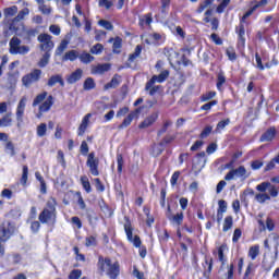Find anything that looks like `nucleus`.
Masks as SVG:
<instances>
[{
    "label": "nucleus",
    "mask_w": 279,
    "mask_h": 279,
    "mask_svg": "<svg viewBox=\"0 0 279 279\" xmlns=\"http://www.w3.org/2000/svg\"><path fill=\"white\" fill-rule=\"evenodd\" d=\"M77 58H80V52H77L76 50H70V51L65 52L62 60L65 62L69 60H70V62H75V59H77Z\"/></svg>",
    "instance_id": "nucleus-20"
},
{
    "label": "nucleus",
    "mask_w": 279,
    "mask_h": 279,
    "mask_svg": "<svg viewBox=\"0 0 279 279\" xmlns=\"http://www.w3.org/2000/svg\"><path fill=\"white\" fill-rule=\"evenodd\" d=\"M227 125H230V119L227 118L226 120H221L220 122H218L214 134H220L221 130H226Z\"/></svg>",
    "instance_id": "nucleus-22"
},
{
    "label": "nucleus",
    "mask_w": 279,
    "mask_h": 279,
    "mask_svg": "<svg viewBox=\"0 0 279 279\" xmlns=\"http://www.w3.org/2000/svg\"><path fill=\"white\" fill-rule=\"evenodd\" d=\"M68 47H69V40L68 39L61 40L60 45L56 50V56H62V53L66 51Z\"/></svg>",
    "instance_id": "nucleus-23"
},
{
    "label": "nucleus",
    "mask_w": 279,
    "mask_h": 279,
    "mask_svg": "<svg viewBox=\"0 0 279 279\" xmlns=\"http://www.w3.org/2000/svg\"><path fill=\"white\" fill-rule=\"evenodd\" d=\"M84 76V70L76 69L74 72H72L70 75H66L65 80L68 84H75L82 80Z\"/></svg>",
    "instance_id": "nucleus-14"
},
{
    "label": "nucleus",
    "mask_w": 279,
    "mask_h": 279,
    "mask_svg": "<svg viewBox=\"0 0 279 279\" xmlns=\"http://www.w3.org/2000/svg\"><path fill=\"white\" fill-rule=\"evenodd\" d=\"M204 167H206V153L203 151L197 154L193 162V170L195 173H199Z\"/></svg>",
    "instance_id": "nucleus-12"
},
{
    "label": "nucleus",
    "mask_w": 279,
    "mask_h": 279,
    "mask_svg": "<svg viewBox=\"0 0 279 279\" xmlns=\"http://www.w3.org/2000/svg\"><path fill=\"white\" fill-rule=\"evenodd\" d=\"M46 134H47V124L40 123L37 126V136L43 137V136H46Z\"/></svg>",
    "instance_id": "nucleus-42"
},
{
    "label": "nucleus",
    "mask_w": 279,
    "mask_h": 279,
    "mask_svg": "<svg viewBox=\"0 0 279 279\" xmlns=\"http://www.w3.org/2000/svg\"><path fill=\"white\" fill-rule=\"evenodd\" d=\"M233 223L234 222H233L232 216H227L223 221V228H222L223 232H228V230H231Z\"/></svg>",
    "instance_id": "nucleus-34"
},
{
    "label": "nucleus",
    "mask_w": 279,
    "mask_h": 279,
    "mask_svg": "<svg viewBox=\"0 0 279 279\" xmlns=\"http://www.w3.org/2000/svg\"><path fill=\"white\" fill-rule=\"evenodd\" d=\"M14 230L15 228L10 222H3L2 226H0V258L5 256V246H3V243L14 234Z\"/></svg>",
    "instance_id": "nucleus-5"
},
{
    "label": "nucleus",
    "mask_w": 279,
    "mask_h": 279,
    "mask_svg": "<svg viewBox=\"0 0 279 279\" xmlns=\"http://www.w3.org/2000/svg\"><path fill=\"white\" fill-rule=\"evenodd\" d=\"M98 5L99 8H106V10H110L113 3L111 0H99Z\"/></svg>",
    "instance_id": "nucleus-50"
},
{
    "label": "nucleus",
    "mask_w": 279,
    "mask_h": 279,
    "mask_svg": "<svg viewBox=\"0 0 279 279\" xmlns=\"http://www.w3.org/2000/svg\"><path fill=\"white\" fill-rule=\"evenodd\" d=\"M260 254V247L258 245L252 246L248 251V256L252 258V260H256V256Z\"/></svg>",
    "instance_id": "nucleus-35"
},
{
    "label": "nucleus",
    "mask_w": 279,
    "mask_h": 279,
    "mask_svg": "<svg viewBox=\"0 0 279 279\" xmlns=\"http://www.w3.org/2000/svg\"><path fill=\"white\" fill-rule=\"evenodd\" d=\"M82 278V270L80 269H74L71 271L69 279H80Z\"/></svg>",
    "instance_id": "nucleus-56"
},
{
    "label": "nucleus",
    "mask_w": 279,
    "mask_h": 279,
    "mask_svg": "<svg viewBox=\"0 0 279 279\" xmlns=\"http://www.w3.org/2000/svg\"><path fill=\"white\" fill-rule=\"evenodd\" d=\"M27 106V97H22L17 104L16 107V121H17V128H21V123H23V117H25V108Z\"/></svg>",
    "instance_id": "nucleus-11"
},
{
    "label": "nucleus",
    "mask_w": 279,
    "mask_h": 279,
    "mask_svg": "<svg viewBox=\"0 0 279 279\" xmlns=\"http://www.w3.org/2000/svg\"><path fill=\"white\" fill-rule=\"evenodd\" d=\"M169 77V70H163L160 72L159 75H153V77L146 83V90H149V95L154 96L155 93L160 90V85L155 84H162Z\"/></svg>",
    "instance_id": "nucleus-4"
},
{
    "label": "nucleus",
    "mask_w": 279,
    "mask_h": 279,
    "mask_svg": "<svg viewBox=\"0 0 279 279\" xmlns=\"http://www.w3.org/2000/svg\"><path fill=\"white\" fill-rule=\"evenodd\" d=\"M275 136H276V129L270 128L260 136V143L274 141Z\"/></svg>",
    "instance_id": "nucleus-17"
},
{
    "label": "nucleus",
    "mask_w": 279,
    "mask_h": 279,
    "mask_svg": "<svg viewBox=\"0 0 279 279\" xmlns=\"http://www.w3.org/2000/svg\"><path fill=\"white\" fill-rule=\"evenodd\" d=\"M87 167L92 175H99V158L95 157V153H90L86 161Z\"/></svg>",
    "instance_id": "nucleus-10"
},
{
    "label": "nucleus",
    "mask_w": 279,
    "mask_h": 279,
    "mask_svg": "<svg viewBox=\"0 0 279 279\" xmlns=\"http://www.w3.org/2000/svg\"><path fill=\"white\" fill-rule=\"evenodd\" d=\"M228 5H230V0H222L218 8L216 9V12H218V14H222V12L226 10V8H228Z\"/></svg>",
    "instance_id": "nucleus-46"
},
{
    "label": "nucleus",
    "mask_w": 279,
    "mask_h": 279,
    "mask_svg": "<svg viewBox=\"0 0 279 279\" xmlns=\"http://www.w3.org/2000/svg\"><path fill=\"white\" fill-rule=\"evenodd\" d=\"M156 119H158V113H153L149 117H147L140 125L138 128L141 130H145V128H149L150 125H154L156 123Z\"/></svg>",
    "instance_id": "nucleus-16"
},
{
    "label": "nucleus",
    "mask_w": 279,
    "mask_h": 279,
    "mask_svg": "<svg viewBox=\"0 0 279 279\" xmlns=\"http://www.w3.org/2000/svg\"><path fill=\"white\" fill-rule=\"evenodd\" d=\"M142 51H143V47H141V45H137L134 52L129 57V64H132V62H134L136 58H140Z\"/></svg>",
    "instance_id": "nucleus-26"
},
{
    "label": "nucleus",
    "mask_w": 279,
    "mask_h": 279,
    "mask_svg": "<svg viewBox=\"0 0 279 279\" xmlns=\"http://www.w3.org/2000/svg\"><path fill=\"white\" fill-rule=\"evenodd\" d=\"M119 86V76L114 75L110 83L105 85V90H109V88H117Z\"/></svg>",
    "instance_id": "nucleus-37"
},
{
    "label": "nucleus",
    "mask_w": 279,
    "mask_h": 279,
    "mask_svg": "<svg viewBox=\"0 0 279 279\" xmlns=\"http://www.w3.org/2000/svg\"><path fill=\"white\" fill-rule=\"evenodd\" d=\"M56 206H58L56 198L53 197L49 198L46 204V207L39 214L38 219L40 223H48L50 226L56 225V219H57Z\"/></svg>",
    "instance_id": "nucleus-2"
},
{
    "label": "nucleus",
    "mask_w": 279,
    "mask_h": 279,
    "mask_svg": "<svg viewBox=\"0 0 279 279\" xmlns=\"http://www.w3.org/2000/svg\"><path fill=\"white\" fill-rule=\"evenodd\" d=\"M49 58H51V53L45 52L39 62L37 63L40 69H45L49 64Z\"/></svg>",
    "instance_id": "nucleus-29"
},
{
    "label": "nucleus",
    "mask_w": 279,
    "mask_h": 279,
    "mask_svg": "<svg viewBox=\"0 0 279 279\" xmlns=\"http://www.w3.org/2000/svg\"><path fill=\"white\" fill-rule=\"evenodd\" d=\"M154 19L151 17V13H148L142 17H140L141 27H145V25H151Z\"/></svg>",
    "instance_id": "nucleus-28"
},
{
    "label": "nucleus",
    "mask_w": 279,
    "mask_h": 279,
    "mask_svg": "<svg viewBox=\"0 0 279 279\" xmlns=\"http://www.w3.org/2000/svg\"><path fill=\"white\" fill-rule=\"evenodd\" d=\"M81 183L86 193H90L93 191V189L90 187V181L88 180V177H81Z\"/></svg>",
    "instance_id": "nucleus-31"
},
{
    "label": "nucleus",
    "mask_w": 279,
    "mask_h": 279,
    "mask_svg": "<svg viewBox=\"0 0 279 279\" xmlns=\"http://www.w3.org/2000/svg\"><path fill=\"white\" fill-rule=\"evenodd\" d=\"M255 199L259 204H265V202H268L269 199H271V196H269V194L267 193H262V194H256Z\"/></svg>",
    "instance_id": "nucleus-38"
},
{
    "label": "nucleus",
    "mask_w": 279,
    "mask_h": 279,
    "mask_svg": "<svg viewBox=\"0 0 279 279\" xmlns=\"http://www.w3.org/2000/svg\"><path fill=\"white\" fill-rule=\"evenodd\" d=\"M226 84V76H223L222 73L218 74V80H217V88L218 90H221V86Z\"/></svg>",
    "instance_id": "nucleus-54"
},
{
    "label": "nucleus",
    "mask_w": 279,
    "mask_h": 279,
    "mask_svg": "<svg viewBox=\"0 0 279 279\" xmlns=\"http://www.w3.org/2000/svg\"><path fill=\"white\" fill-rule=\"evenodd\" d=\"M168 219L174 226H182V222L184 221V213H179V214L173 215V216H168Z\"/></svg>",
    "instance_id": "nucleus-19"
},
{
    "label": "nucleus",
    "mask_w": 279,
    "mask_h": 279,
    "mask_svg": "<svg viewBox=\"0 0 279 279\" xmlns=\"http://www.w3.org/2000/svg\"><path fill=\"white\" fill-rule=\"evenodd\" d=\"M2 128H10L12 125V112L7 113L2 119Z\"/></svg>",
    "instance_id": "nucleus-36"
},
{
    "label": "nucleus",
    "mask_w": 279,
    "mask_h": 279,
    "mask_svg": "<svg viewBox=\"0 0 279 279\" xmlns=\"http://www.w3.org/2000/svg\"><path fill=\"white\" fill-rule=\"evenodd\" d=\"M41 75H43L41 70H38V69L33 70L31 73L22 77L23 86H25L26 88H29V86H32L34 82H38L40 80Z\"/></svg>",
    "instance_id": "nucleus-8"
},
{
    "label": "nucleus",
    "mask_w": 279,
    "mask_h": 279,
    "mask_svg": "<svg viewBox=\"0 0 279 279\" xmlns=\"http://www.w3.org/2000/svg\"><path fill=\"white\" fill-rule=\"evenodd\" d=\"M121 43H123V40L121 39V37H116L114 41H113V53H121Z\"/></svg>",
    "instance_id": "nucleus-39"
},
{
    "label": "nucleus",
    "mask_w": 279,
    "mask_h": 279,
    "mask_svg": "<svg viewBox=\"0 0 279 279\" xmlns=\"http://www.w3.org/2000/svg\"><path fill=\"white\" fill-rule=\"evenodd\" d=\"M47 92H43L41 94H38L33 100L34 108H36V106H39V113L37 114L38 119L43 117L44 112H49L51 110V106H53V96L50 95L47 97Z\"/></svg>",
    "instance_id": "nucleus-3"
},
{
    "label": "nucleus",
    "mask_w": 279,
    "mask_h": 279,
    "mask_svg": "<svg viewBox=\"0 0 279 279\" xmlns=\"http://www.w3.org/2000/svg\"><path fill=\"white\" fill-rule=\"evenodd\" d=\"M142 51H143V47H141V45H137L134 52L129 57V64H132V62H134L136 58H140Z\"/></svg>",
    "instance_id": "nucleus-25"
},
{
    "label": "nucleus",
    "mask_w": 279,
    "mask_h": 279,
    "mask_svg": "<svg viewBox=\"0 0 279 279\" xmlns=\"http://www.w3.org/2000/svg\"><path fill=\"white\" fill-rule=\"evenodd\" d=\"M226 245H221L219 248H218V259L220 260V263H222V265L226 264L225 259H223V252H226Z\"/></svg>",
    "instance_id": "nucleus-55"
},
{
    "label": "nucleus",
    "mask_w": 279,
    "mask_h": 279,
    "mask_svg": "<svg viewBox=\"0 0 279 279\" xmlns=\"http://www.w3.org/2000/svg\"><path fill=\"white\" fill-rule=\"evenodd\" d=\"M238 34L240 44L245 45V26H243V24L240 25Z\"/></svg>",
    "instance_id": "nucleus-43"
},
{
    "label": "nucleus",
    "mask_w": 279,
    "mask_h": 279,
    "mask_svg": "<svg viewBox=\"0 0 279 279\" xmlns=\"http://www.w3.org/2000/svg\"><path fill=\"white\" fill-rule=\"evenodd\" d=\"M5 149H7V151H9V154L11 156H15L16 155V151L14 150V144H12V142H8L7 143Z\"/></svg>",
    "instance_id": "nucleus-58"
},
{
    "label": "nucleus",
    "mask_w": 279,
    "mask_h": 279,
    "mask_svg": "<svg viewBox=\"0 0 279 279\" xmlns=\"http://www.w3.org/2000/svg\"><path fill=\"white\" fill-rule=\"evenodd\" d=\"M241 234H242L241 229H235L234 230L233 238H232L233 243H238L239 242V239H241Z\"/></svg>",
    "instance_id": "nucleus-60"
},
{
    "label": "nucleus",
    "mask_w": 279,
    "mask_h": 279,
    "mask_svg": "<svg viewBox=\"0 0 279 279\" xmlns=\"http://www.w3.org/2000/svg\"><path fill=\"white\" fill-rule=\"evenodd\" d=\"M95 80L93 77H87L83 84L84 90H93L95 88Z\"/></svg>",
    "instance_id": "nucleus-32"
},
{
    "label": "nucleus",
    "mask_w": 279,
    "mask_h": 279,
    "mask_svg": "<svg viewBox=\"0 0 279 279\" xmlns=\"http://www.w3.org/2000/svg\"><path fill=\"white\" fill-rule=\"evenodd\" d=\"M98 25H100V27H104L105 29H108L109 32H112V29H114V26L112 25V23L106 20H100L98 22Z\"/></svg>",
    "instance_id": "nucleus-44"
},
{
    "label": "nucleus",
    "mask_w": 279,
    "mask_h": 279,
    "mask_svg": "<svg viewBox=\"0 0 279 279\" xmlns=\"http://www.w3.org/2000/svg\"><path fill=\"white\" fill-rule=\"evenodd\" d=\"M85 245L86 247H93L94 245H97V239H95L93 235L86 238Z\"/></svg>",
    "instance_id": "nucleus-52"
},
{
    "label": "nucleus",
    "mask_w": 279,
    "mask_h": 279,
    "mask_svg": "<svg viewBox=\"0 0 279 279\" xmlns=\"http://www.w3.org/2000/svg\"><path fill=\"white\" fill-rule=\"evenodd\" d=\"M27 175H28V168L27 166H23V173L21 178V184L25 186L27 184Z\"/></svg>",
    "instance_id": "nucleus-47"
},
{
    "label": "nucleus",
    "mask_w": 279,
    "mask_h": 279,
    "mask_svg": "<svg viewBox=\"0 0 279 279\" xmlns=\"http://www.w3.org/2000/svg\"><path fill=\"white\" fill-rule=\"evenodd\" d=\"M227 56L229 60H236V52H234V49L232 48L227 49Z\"/></svg>",
    "instance_id": "nucleus-64"
},
{
    "label": "nucleus",
    "mask_w": 279,
    "mask_h": 279,
    "mask_svg": "<svg viewBox=\"0 0 279 279\" xmlns=\"http://www.w3.org/2000/svg\"><path fill=\"white\" fill-rule=\"evenodd\" d=\"M51 39L52 37L49 34L38 35L37 40L40 43L39 48L41 49V51L49 52L51 51V49H53L54 44H53V40Z\"/></svg>",
    "instance_id": "nucleus-9"
},
{
    "label": "nucleus",
    "mask_w": 279,
    "mask_h": 279,
    "mask_svg": "<svg viewBox=\"0 0 279 279\" xmlns=\"http://www.w3.org/2000/svg\"><path fill=\"white\" fill-rule=\"evenodd\" d=\"M227 182L226 181H220L218 184H217V187H216V193H221V191H223V189H226L227 186Z\"/></svg>",
    "instance_id": "nucleus-63"
},
{
    "label": "nucleus",
    "mask_w": 279,
    "mask_h": 279,
    "mask_svg": "<svg viewBox=\"0 0 279 279\" xmlns=\"http://www.w3.org/2000/svg\"><path fill=\"white\" fill-rule=\"evenodd\" d=\"M210 132H213V126L211 125H207L203 132L201 133V138H207V136H210Z\"/></svg>",
    "instance_id": "nucleus-53"
},
{
    "label": "nucleus",
    "mask_w": 279,
    "mask_h": 279,
    "mask_svg": "<svg viewBox=\"0 0 279 279\" xmlns=\"http://www.w3.org/2000/svg\"><path fill=\"white\" fill-rule=\"evenodd\" d=\"M269 186H271V183L263 182L256 186V190L259 191V193H265V191H267V189H269Z\"/></svg>",
    "instance_id": "nucleus-51"
},
{
    "label": "nucleus",
    "mask_w": 279,
    "mask_h": 279,
    "mask_svg": "<svg viewBox=\"0 0 279 279\" xmlns=\"http://www.w3.org/2000/svg\"><path fill=\"white\" fill-rule=\"evenodd\" d=\"M49 32H51V34H53L54 36H60V26L50 25Z\"/></svg>",
    "instance_id": "nucleus-62"
},
{
    "label": "nucleus",
    "mask_w": 279,
    "mask_h": 279,
    "mask_svg": "<svg viewBox=\"0 0 279 279\" xmlns=\"http://www.w3.org/2000/svg\"><path fill=\"white\" fill-rule=\"evenodd\" d=\"M211 4H213V0H205L204 2H202L197 9L198 14H202V12L208 9V7H210Z\"/></svg>",
    "instance_id": "nucleus-45"
},
{
    "label": "nucleus",
    "mask_w": 279,
    "mask_h": 279,
    "mask_svg": "<svg viewBox=\"0 0 279 279\" xmlns=\"http://www.w3.org/2000/svg\"><path fill=\"white\" fill-rule=\"evenodd\" d=\"M16 12H19V8L16 5H13L11 8H5L3 10V14H4L5 19H10V16H14V14H16Z\"/></svg>",
    "instance_id": "nucleus-33"
},
{
    "label": "nucleus",
    "mask_w": 279,
    "mask_h": 279,
    "mask_svg": "<svg viewBox=\"0 0 279 279\" xmlns=\"http://www.w3.org/2000/svg\"><path fill=\"white\" fill-rule=\"evenodd\" d=\"M162 36L158 33L142 35V40L146 43V45H156L158 40H160Z\"/></svg>",
    "instance_id": "nucleus-15"
},
{
    "label": "nucleus",
    "mask_w": 279,
    "mask_h": 279,
    "mask_svg": "<svg viewBox=\"0 0 279 279\" xmlns=\"http://www.w3.org/2000/svg\"><path fill=\"white\" fill-rule=\"evenodd\" d=\"M38 10L39 12H41V14H46L48 16V14H51V7L45 4V2H43L41 4H38Z\"/></svg>",
    "instance_id": "nucleus-41"
},
{
    "label": "nucleus",
    "mask_w": 279,
    "mask_h": 279,
    "mask_svg": "<svg viewBox=\"0 0 279 279\" xmlns=\"http://www.w3.org/2000/svg\"><path fill=\"white\" fill-rule=\"evenodd\" d=\"M48 86L53 87L54 84H60V86H64V80L62 78L61 74L52 75L48 80Z\"/></svg>",
    "instance_id": "nucleus-18"
},
{
    "label": "nucleus",
    "mask_w": 279,
    "mask_h": 279,
    "mask_svg": "<svg viewBox=\"0 0 279 279\" xmlns=\"http://www.w3.org/2000/svg\"><path fill=\"white\" fill-rule=\"evenodd\" d=\"M255 66L259 69V71H265V65H263V59L260 58V54L256 53L255 54Z\"/></svg>",
    "instance_id": "nucleus-48"
},
{
    "label": "nucleus",
    "mask_w": 279,
    "mask_h": 279,
    "mask_svg": "<svg viewBox=\"0 0 279 279\" xmlns=\"http://www.w3.org/2000/svg\"><path fill=\"white\" fill-rule=\"evenodd\" d=\"M136 116V113H130L124 120L123 122L118 126V130H123L124 128H128L132 121H134V117Z\"/></svg>",
    "instance_id": "nucleus-27"
},
{
    "label": "nucleus",
    "mask_w": 279,
    "mask_h": 279,
    "mask_svg": "<svg viewBox=\"0 0 279 279\" xmlns=\"http://www.w3.org/2000/svg\"><path fill=\"white\" fill-rule=\"evenodd\" d=\"M78 60H81L83 64H90V62L95 61V57L88 52H83L78 56Z\"/></svg>",
    "instance_id": "nucleus-21"
},
{
    "label": "nucleus",
    "mask_w": 279,
    "mask_h": 279,
    "mask_svg": "<svg viewBox=\"0 0 279 279\" xmlns=\"http://www.w3.org/2000/svg\"><path fill=\"white\" fill-rule=\"evenodd\" d=\"M98 270L101 274H106V276H108V278L110 279H117L121 274V265L119 264L118 260L112 262L110 257L99 256Z\"/></svg>",
    "instance_id": "nucleus-1"
},
{
    "label": "nucleus",
    "mask_w": 279,
    "mask_h": 279,
    "mask_svg": "<svg viewBox=\"0 0 279 279\" xmlns=\"http://www.w3.org/2000/svg\"><path fill=\"white\" fill-rule=\"evenodd\" d=\"M29 15V9L25 8L17 13V15L13 19V23H20V21H24L25 16Z\"/></svg>",
    "instance_id": "nucleus-24"
},
{
    "label": "nucleus",
    "mask_w": 279,
    "mask_h": 279,
    "mask_svg": "<svg viewBox=\"0 0 279 279\" xmlns=\"http://www.w3.org/2000/svg\"><path fill=\"white\" fill-rule=\"evenodd\" d=\"M162 151H165V145L162 142L153 146V156L158 157Z\"/></svg>",
    "instance_id": "nucleus-30"
},
{
    "label": "nucleus",
    "mask_w": 279,
    "mask_h": 279,
    "mask_svg": "<svg viewBox=\"0 0 279 279\" xmlns=\"http://www.w3.org/2000/svg\"><path fill=\"white\" fill-rule=\"evenodd\" d=\"M211 40L215 43V45H223V41L221 40V37L217 34H211L210 36Z\"/></svg>",
    "instance_id": "nucleus-61"
},
{
    "label": "nucleus",
    "mask_w": 279,
    "mask_h": 279,
    "mask_svg": "<svg viewBox=\"0 0 279 279\" xmlns=\"http://www.w3.org/2000/svg\"><path fill=\"white\" fill-rule=\"evenodd\" d=\"M9 53L12 56H26L29 51V46L21 45L19 37H12L9 41Z\"/></svg>",
    "instance_id": "nucleus-6"
},
{
    "label": "nucleus",
    "mask_w": 279,
    "mask_h": 279,
    "mask_svg": "<svg viewBox=\"0 0 279 279\" xmlns=\"http://www.w3.org/2000/svg\"><path fill=\"white\" fill-rule=\"evenodd\" d=\"M165 56L168 57L169 62H173V58H178V52H175L173 49H165Z\"/></svg>",
    "instance_id": "nucleus-49"
},
{
    "label": "nucleus",
    "mask_w": 279,
    "mask_h": 279,
    "mask_svg": "<svg viewBox=\"0 0 279 279\" xmlns=\"http://www.w3.org/2000/svg\"><path fill=\"white\" fill-rule=\"evenodd\" d=\"M102 51H104V45L101 44H96L90 48V53H93L94 56H99L102 53Z\"/></svg>",
    "instance_id": "nucleus-40"
},
{
    "label": "nucleus",
    "mask_w": 279,
    "mask_h": 279,
    "mask_svg": "<svg viewBox=\"0 0 279 279\" xmlns=\"http://www.w3.org/2000/svg\"><path fill=\"white\" fill-rule=\"evenodd\" d=\"M112 65L110 63H99L90 66L92 75H104V73H108Z\"/></svg>",
    "instance_id": "nucleus-13"
},
{
    "label": "nucleus",
    "mask_w": 279,
    "mask_h": 279,
    "mask_svg": "<svg viewBox=\"0 0 279 279\" xmlns=\"http://www.w3.org/2000/svg\"><path fill=\"white\" fill-rule=\"evenodd\" d=\"M124 230L126 232V236H128L129 241H132V236H133L132 226L130 223L124 225Z\"/></svg>",
    "instance_id": "nucleus-59"
},
{
    "label": "nucleus",
    "mask_w": 279,
    "mask_h": 279,
    "mask_svg": "<svg viewBox=\"0 0 279 279\" xmlns=\"http://www.w3.org/2000/svg\"><path fill=\"white\" fill-rule=\"evenodd\" d=\"M250 175H252V172L247 171V169H245V166H240L236 169H231L225 175V180L227 182H230L232 180L240 179L243 182V181L247 180V178H250Z\"/></svg>",
    "instance_id": "nucleus-7"
},
{
    "label": "nucleus",
    "mask_w": 279,
    "mask_h": 279,
    "mask_svg": "<svg viewBox=\"0 0 279 279\" xmlns=\"http://www.w3.org/2000/svg\"><path fill=\"white\" fill-rule=\"evenodd\" d=\"M218 205H219L218 210H219L220 213H226V210H228V203H227L226 201L220 199V201L218 202Z\"/></svg>",
    "instance_id": "nucleus-57"
}]
</instances>
